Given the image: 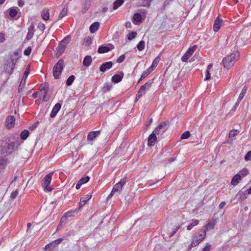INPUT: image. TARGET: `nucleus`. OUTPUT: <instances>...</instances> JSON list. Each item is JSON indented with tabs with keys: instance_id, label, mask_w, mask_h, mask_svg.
I'll use <instances>...</instances> for the list:
<instances>
[{
	"instance_id": "nucleus-54",
	"label": "nucleus",
	"mask_w": 251,
	"mask_h": 251,
	"mask_svg": "<svg viewBox=\"0 0 251 251\" xmlns=\"http://www.w3.org/2000/svg\"><path fill=\"white\" fill-rule=\"evenodd\" d=\"M18 193H19V191L17 190L12 192L10 195V198L11 199L15 198L17 196Z\"/></svg>"
},
{
	"instance_id": "nucleus-11",
	"label": "nucleus",
	"mask_w": 251,
	"mask_h": 251,
	"mask_svg": "<svg viewBox=\"0 0 251 251\" xmlns=\"http://www.w3.org/2000/svg\"><path fill=\"white\" fill-rule=\"evenodd\" d=\"M124 73L122 71H121L112 77L111 81L114 83H117L122 81Z\"/></svg>"
},
{
	"instance_id": "nucleus-12",
	"label": "nucleus",
	"mask_w": 251,
	"mask_h": 251,
	"mask_svg": "<svg viewBox=\"0 0 251 251\" xmlns=\"http://www.w3.org/2000/svg\"><path fill=\"white\" fill-rule=\"evenodd\" d=\"M122 188L118 183H116L113 187L112 191L107 198V200L112 198L115 193H120Z\"/></svg>"
},
{
	"instance_id": "nucleus-21",
	"label": "nucleus",
	"mask_w": 251,
	"mask_h": 251,
	"mask_svg": "<svg viewBox=\"0 0 251 251\" xmlns=\"http://www.w3.org/2000/svg\"><path fill=\"white\" fill-rule=\"evenodd\" d=\"M34 32V26L33 24L32 23L28 28V31L27 34L26 35V39L28 40H30L33 37Z\"/></svg>"
},
{
	"instance_id": "nucleus-27",
	"label": "nucleus",
	"mask_w": 251,
	"mask_h": 251,
	"mask_svg": "<svg viewBox=\"0 0 251 251\" xmlns=\"http://www.w3.org/2000/svg\"><path fill=\"white\" fill-rule=\"evenodd\" d=\"M66 48L64 47V46L60 45H58V46L57 47V50L56 53V56L57 57H59L60 56L62 53L64 52Z\"/></svg>"
},
{
	"instance_id": "nucleus-52",
	"label": "nucleus",
	"mask_w": 251,
	"mask_h": 251,
	"mask_svg": "<svg viewBox=\"0 0 251 251\" xmlns=\"http://www.w3.org/2000/svg\"><path fill=\"white\" fill-rule=\"evenodd\" d=\"M31 47H28L27 49L24 51V54L26 56L29 55L31 53Z\"/></svg>"
},
{
	"instance_id": "nucleus-10",
	"label": "nucleus",
	"mask_w": 251,
	"mask_h": 251,
	"mask_svg": "<svg viewBox=\"0 0 251 251\" xmlns=\"http://www.w3.org/2000/svg\"><path fill=\"white\" fill-rule=\"evenodd\" d=\"M63 240V238H58L56 240H54L52 242L47 245L45 249L47 250L48 249L55 248Z\"/></svg>"
},
{
	"instance_id": "nucleus-38",
	"label": "nucleus",
	"mask_w": 251,
	"mask_h": 251,
	"mask_svg": "<svg viewBox=\"0 0 251 251\" xmlns=\"http://www.w3.org/2000/svg\"><path fill=\"white\" fill-rule=\"evenodd\" d=\"M160 57L159 56H157L153 61L152 63V64L151 65V68H154L155 67H156L159 61H160Z\"/></svg>"
},
{
	"instance_id": "nucleus-25",
	"label": "nucleus",
	"mask_w": 251,
	"mask_h": 251,
	"mask_svg": "<svg viewBox=\"0 0 251 251\" xmlns=\"http://www.w3.org/2000/svg\"><path fill=\"white\" fill-rule=\"evenodd\" d=\"M110 50V49L104 45L100 46L98 49V52L99 53H104L105 52H107Z\"/></svg>"
},
{
	"instance_id": "nucleus-8",
	"label": "nucleus",
	"mask_w": 251,
	"mask_h": 251,
	"mask_svg": "<svg viewBox=\"0 0 251 251\" xmlns=\"http://www.w3.org/2000/svg\"><path fill=\"white\" fill-rule=\"evenodd\" d=\"M156 135H157V133L156 132H154V131L153 130L151 134L150 135V136L148 137V145L150 147H152L154 146L155 144V142L157 140V137Z\"/></svg>"
},
{
	"instance_id": "nucleus-31",
	"label": "nucleus",
	"mask_w": 251,
	"mask_h": 251,
	"mask_svg": "<svg viewBox=\"0 0 251 251\" xmlns=\"http://www.w3.org/2000/svg\"><path fill=\"white\" fill-rule=\"evenodd\" d=\"M197 45H194L193 46L190 47L185 53H186L188 56L191 57L197 49Z\"/></svg>"
},
{
	"instance_id": "nucleus-46",
	"label": "nucleus",
	"mask_w": 251,
	"mask_h": 251,
	"mask_svg": "<svg viewBox=\"0 0 251 251\" xmlns=\"http://www.w3.org/2000/svg\"><path fill=\"white\" fill-rule=\"evenodd\" d=\"M238 132H239V131L237 129L231 130L229 133V137H231L233 138V137L237 135V133Z\"/></svg>"
},
{
	"instance_id": "nucleus-26",
	"label": "nucleus",
	"mask_w": 251,
	"mask_h": 251,
	"mask_svg": "<svg viewBox=\"0 0 251 251\" xmlns=\"http://www.w3.org/2000/svg\"><path fill=\"white\" fill-rule=\"evenodd\" d=\"M220 20L219 17H217L214 21L213 25V30L215 32H217L220 28Z\"/></svg>"
},
{
	"instance_id": "nucleus-6",
	"label": "nucleus",
	"mask_w": 251,
	"mask_h": 251,
	"mask_svg": "<svg viewBox=\"0 0 251 251\" xmlns=\"http://www.w3.org/2000/svg\"><path fill=\"white\" fill-rule=\"evenodd\" d=\"M64 68V60L60 59L53 69V75L55 79H58Z\"/></svg>"
},
{
	"instance_id": "nucleus-50",
	"label": "nucleus",
	"mask_w": 251,
	"mask_h": 251,
	"mask_svg": "<svg viewBox=\"0 0 251 251\" xmlns=\"http://www.w3.org/2000/svg\"><path fill=\"white\" fill-rule=\"evenodd\" d=\"M67 218L64 215V216L61 218L60 221V225H64L66 223Z\"/></svg>"
},
{
	"instance_id": "nucleus-53",
	"label": "nucleus",
	"mask_w": 251,
	"mask_h": 251,
	"mask_svg": "<svg viewBox=\"0 0 251 251\" xmlns=\"http://www.w3.org/2000/svg\"><path fill=\"white\" fill-rule=\"evenodd\" d=\"M125 59V55L123 54L121 55L118 59H117V62L118 63H121L123 62Z\"/></svg>"
},
{
	"instance_id": "nucleus-30",
	"label": "nucleus",
	"mask_w": 251,
	"mask_h": 251,
	"mask_svg": "<svg viewBox=\"0 0 251 251\" xmlns=\"http://www.w3.org/2000/svg\"><path fill=\"white\" fill-rule=\"evenodd\" d=\"M71 40V37L70 36H66L64 39H63L60 43L59 45L64 46L65 48H66L68 44Z\"/></svg>"
},
{
	"instance_id": "nucleus-39",
	"label": "nucleus",
	"mask_w": 251,
	"mask_h": 251,
	"mask_svg": "<svg viewBox=\"0 0 251 251\" xmlns=\"http://www.w3.org/2000/svg\"><path fill=\"white\" fill-rule=\"evenodd\" d=\"M145 43L144 41H141L137 45V48L139 51H142L145 48Z\"/></svg>"
},
{
	"instance_id": "nucleus-35",
	"label": "nucleus",
	"mask_w": 251,
	"mask_h": 251,
	"mask_svg": "<svg viewBox=\"0 0 251 251\" xmlns=\"http://www.w3.org/2000/svg\"><path fill=\"white\" fill-rule=\"evenodd\" d=\"M67 12H68V8L65 5V6H64V7L62 9L61 12L59 14V16H58V19H62L67 14Z\"/></svg>"
},
{
	"instance_id": "nucleus-49",
	"label": "nucleus",
	"mask_w": 251,
	"mask_h": 251,
	"mask_svg": "<svg viewBox=\"0 0 251 251\" xmlns=\"http://www.w3.org/2000/svg\"><path fill=\"white\" fill-rule=\"evenodd\" d=\"M244 159L246 161L251 160V151L247 153L245 155Z\"/></svg>"
},
{
	"instance_id": "nucleus-17",
	"label": "nucleus",
	"mask_w": 251,
	"mask_h": 251,
	"mask_svg": "<svg viewBox=\"0 0 251 251\" xmlns=\"http://www.w3.org/2000/svg\"><path fill=\"white\" fill-rule=\"evenodd\" d=\"M8 160L3 156H0V173H1L6 168Z\"/></svg>"
},
{
	"instance_id": "nucleus-23",
	"label": "nucleus",
	"mask_w": 251,
	"mask_h": 251,
	"mask_svg": "<svg viewBox=\"0 0 251 251\" xmlns=\"http://www.w3.org/2000/svg\"><path fill=\"white\" fill-rule=\"evenodd\" d=\"M100 23L99 22H95L93 23L89 27L90 31L91 33H94L99 29Z\"/></svg>"
},
{
	"instance_id": "nucleus-22",
	"label": "nucleus",
	"mask_w": 251,
	"mask_h": 251,
	"mask_svg": "<svg viewBox=\"0 0 251 251\" xmlns=\"http://www.w3.org/2000/svg\"><path fill=\"white\" fill-rule=\"evenodd\" d=\"M92 62V58L91 56L87 55L83 59V65L86 67H88L91 64Z\"/></svg>"
},
{
	"instance_id": "nucleus-13",
	"label": "nucleus",
	"mask_w": 251,
	"mask_h": 251,
	"mask_svg": "<svg viewBox=\"0 0 251 251\" xmlns=\"http://www.w3.org/2000/svg\"><path fill=\"white\" fill-rule=\"evenodd\" d=\"M112 66L113 63L111 61H108L103 63L100 65V71L102 73H104L106 72L107 70H109L110 68H111Z\"/></svg>"
},
{
	"instance_id": "nucleus-61",
	"label": "nucleus",
	"mask_w": 251,
	"mask_h": 251,
	"mask_svg": "<svg viewBox=\"0 0 251 251\" xmlns=\"http://www.w3.org/2000/svg\"><path fill=\"white\" fill-rule=\"evenodd\" d=\"M210 78V74L208 70H206L205 72V77L204 80H207Z\"/></svg>"
},
{
	"instance_id": "nucleus-51",
	"label": "nucleus",
	"mask_w": 251,
	"mask_h": 251,
	"mask_svg": "<svg viewBox=\"0 0 251 251\" xmlns=\"http://www.w3.org/2000/svg\"><path fill=\"white\" fill-rule=\"evenodd\" d=\"M190 57L188 55V54L185 53L181 57V60L183 62H186L187 60L190 58Z\"/></svg>"
},
{
	"instance_id": "nucleus-24",
	"label": "nucleus",
	"mask_w": 251,
	"mask_h": 251,
	"mask_svg": "<svg viewBox=\"0 0 251 251\" xmlns=\"http://www.w3.org/2000/svg\"><path fill=\"white\" fill-rule=\"evenodd\" d=\"M142 17L140 13H136L134 14L133 16V20L132 22L134 23H141L142 22Z\"/></svg>"
},
{
	"instance_id": "nucleus-16",
	"label": "nucleus",
	"mask_w": 251,
	"mask_h": 251,
	"mask_svg": "<svg viewBox=\"0 0 251 251\" xmlns=\"http://www.w3.org/2000/svg\"><path fill=\"white\" fill-rule=\"evenodd\" d=\"M61 107V104L60 103H57L53 107L52 111L50 114V117L51 118H54L57 113L60 110Z\"/></svg>"
},
{
	"instance_id": "nucleus-55",
	"label": "nucleus",
	"mask_w": 251,
	"mask_h": 251,
	"mask_svg": "<svg viewBox=\"0 0 251 251\" xmlns=\"http://www.w3.org/2000/svg\"><path fill=\"white\" fill-rule=\"evenodd\" d=\"M126 180L125 178H124L123 179H121L120 181L118 182V183L122 187H123V186L126 184Z\"/></svg>"
},
{
	"instance_id": "nucleus-41",
	"label": "nucleus",
	"mask_w": 251,
	"mask_h": 251,
	"mask_svg": "<svg viewBox=\"0 0 251 251\" xmlns=\"http://www.w3.org/2000/svg\"><path fill=\"white\" fill-rule=\"evenodd\" d=\"M239 174L241 175V176L245 177L248 175L249 171L246 168H244L239 172Z\"/></svg>"
},
{
	"instance_id": "nucleus-3",
	"label": "nucleus",
	"mask_w": 251,
	"mask_h": 251,
	"mask_svg": "<svg viewBox=\"0 0 251 251\" xmlns=\"http://www.w3.org/2000/svg\"><path fill=\"white\" fill-rule=\"evenodd\" d=\"M206 237L205 229H202L199 232L198 235L193 236L192 238V243L188 247V249L191 250L192 248L196 247L202 242Z\"/></svg>"
},
{
	"instance_id": "nucleus-45",
	"label": "nucleus",
	"mask_w": 251,
	"mask_h": 251,
	"mask_svg": "<svg viewBox=\"0 0 251 251\" xmlns=\"http://www.w3.org/2000/svg\"><path fill=\"white\" fill-rule=\"evenodd\" d=\"M137 35V33L136 32L132 31L130 32L128 35V39L129 40H131L135 38Z\"/></svg>"
},
{
	"instance_id": "nucleus-14",
	"label": "nucleus",
	"mask_w": 251,
	"mask_h": 251,
	"mask_svg": "<svg viewBox=\"0 0 251 251\" xmlns=\"http://www.w3.org/2000/svg\"><path fill=\"white\" fill-rule=\"evenodd\" d=\"M15 118L14 116H9L6 120V127L10 129L12 128L15 124Z\"/></svg>"
},
{
	"instance_id": "nucleus-32",
	"label": "nucleus",
	"mask_w": 251,
	"mask_h": 251,
	"mask_svg": "<svg viewBox=\"0 0 251 251\" xmlns=\"http://www.w3.org/2000/svg\"><path fill=\"white\" fill-rule=\"evenodd\" d=\"M124 0H116L113 3V9L114 10L117 9L119 8L121 5H122L124 3Z\"/></svg>"
},
{
	"instance_id": "nucleus-62",
	"label": "nucleus",
	"mask_w": 251,
	"mask_h": 251,
	"mask_svg": "<svg viewBox=\"0 0 251 251\" xmlns=\"http://www.w3.org/2000/svg\"><path fill=\"white\" fill-rule=\"evenodd\" d=\"M241 101H239V100H238L237 101H236V102L235 103L234 106L233 107V108H232L231 109V111H233V112H234L237 107L238 106L240 102Z\"/></svg>"
},
{
	"instance_id": "nucleus-64",
	"label": "nucleus",
	"mask_w": 251,
	"mask_h": 251,
	"mask_svg": "<svg viewBox=\"0 0 251 251\" xmlns=\"http://www.w3.org/2000/svg\"><path fill=\"white\" fill-rule=\"evenodd\" d=\"M111 88V86L106 84L103 87V90L104 92L109 91Z\"/></svg>"
},
{
	"instance_id": "nucleus-33",
	"label": "nucleus",
	"mask_w": 251,
	"mask_h": 251,
	"mask_svg": "<svg viewBox=\"0 0 251 251\" xmlns=\"http://www.w3.org/2000/svg\"><path fill=\"white\" fill-rule=\"evenodd\" d=\"M29 132L28 130H23L21 133L20 135L21 138L23 140H25L27 139L28 136H29Z\"/></svg>"
},
{
	"instance_id": "nucleus-1",
	"label": "nucleus",
	"mask_w": 251,
	"mask_h": 251,
	"mask_svg": "<svg viewBox=\"0 0 251 251\" xmlns=\"http://www.w3.org/2000/svg\"><path fill=\"white\" fill-rule=\"evenodd\" d=\"M19 141L14 142L7 138L0 140V154L6 157L17 151L20 146Z\"/></svg>"
},
{
	"instance_id": "nucleus-19",
	"label": "nucleus",
	"mask_w": 251,
	"mask_h": 251,
	"mask_svg": "<svg viewBox=\"0 0 251 251\" xmlns=\"http://www.w3.org/2000/svg\"><path fill=\"white\" fill-rule=\"evenodd\" d=\"M92 197V195H86L85 197L80 198L78 209H80L82 206L89 200Z\"/></svg>"
},
{
	"instance_id": "nucleus-2",
	"label": "nucleus",
	"mask_w": 251,
	"mask_h": 251,
	"mask_svg": "<svg viewBox=\"0 0 251 251\" xmlns=\"http://www.w3.org/2000/svg\"><path fill=\"white\" fill-rule=\"evenodd\" d=\"M239 57V53L237 51L232 53L230 55L226 56L222 61L224 67L229 69L233 66Z\"/></svg>"
},
{
	"instance_id": "nucleus-56",
	"label": "nucleus",
	"mask_w": 251,
	"mask_h": 251,
	"mask_svg": "<svg viewBox=\"0 0 251 251\" xmlns=\"http://www.w3.org/2000/svg\"><path fill=\"white\" fill-rule=\"evenodd\" d=\"M5 35L2 32H0V43H3L5 41Z\"/></svg>"
},
{
	"instance_id": "nucleus-15",
	"label": "nucleus",
	"mask_w": 251,
	"mask_h": 251,
	"mask_svg": "<svg viewBox=\"0 0 251 251\" xmlns=\"http://www.w3.org/2000/svg\"><path fill=\"white\" fill-rule=\"evenodd\" d=\"M100 130L90 132L87 135V140L90 141H93L100 135Z\"/></svg>"
},
{
	"instance_id": "nucleus-57",
	"label": "nucleus",
	"mask_w": 251,
	"mask_h": 251,
	"mask_svg": "<svg viewBox=\"0 0 251 251\" xmlns=\"http://www.w3.org/2000/svg\"><path fill=\"white\" fill-rule=\"evenodd\" d=\"M38 124H39V122H35L31 126H30L29 127V129L30 130H34V129H35L37 127Z\"/></svg>"
},
{
	"instance_id": "nucleus-36",
	"label": "nucleus",
	"mask_w": 251,
	"mask_h": 251,
	"mask_svg": "<svg viewBox=\"0 0 251 251\" xmlns=\"http://www.w3.org/2000/svg\"><path fill=\"white\" fill-rule=\"evenodd\" d=\"M75 79V76L74 75H70L66 81V85L67 86H70L72 84L73 81Z\"/></svg>"
},
{
	"instance_id": "nucleus-58",
	"label": "nucleus",
	"mask_w": 251,
	"mask_h": 251,
	"mask_svg": "<svg viewBox=\"0 0 251 251\" xmlns=\"http://www.w3.org/2000/svg\"><path fill=\"white\" fill-rule=\"evenodd\" d=\"M149 73L146 72V71L143 72L141 76V77H140V80H142L143 79H144L145 78H146L148 75H149Z\"/></svg>"
},
{
	"instance_id": "nucleus-43",
	"label": "nucleus",
	"mask_w": 251,
	"mask_h": 251,
	"mask_svg": "<svg viewBox=\"0 0 251 251\" xmlns=\"http://www.w3.org/2000/svg\"><path fill=\"white\" fill-rule=\"evenodd\" d=\"M9 15L10 17H14L16 16V15L17 14V11L16 9H15L14 8H11L9 10Z\"/></svg>"
},
{
	"instance_id": "nucleus-42",
	"label": "nucleus",
	"mask_w": 251,
	"mask_h": 251,
	"mask_svg": "<svg viewBox=\"0 0 251 251\" xmlns=\"http://www.w3.org/2000/svg\"><path fill=\"white\" fill-rule=\"evenodd\" d=\"M190 133L189 131H186L183 133L181 135V139H185L188 138L190 136Z\"/></svg>"
},
{
	"instance_id": "nucleus-44",
	"label": "nucleus",
	"mask_w": 251,
	"mask_h": 251,
	"mask_svg": "<svg viewBox=\"0 0 251 251\" xmlns=\"http://www.w3.org/2000/svg\"><path fill=\"white\" fill-rule=\"evenodd\" d=\"M215 226V224L211 222H208L206 226V229L209 230L213 229Z\"/></svg>"
},
{
	"instance_id": "nucleus-63",
	"label": "nucleus",
	"mask_w": 251,
	"mask_h": 251,
	"mask_svg": "<svg viewBox=\"0 0 251 251\" xmlns=\"http://www.w3.org/2000/svg\"><path fill=\"white\" fill-rule=\"evenodd\" d=\"M50 97L48 96V94H44L43 100L44 101H48L50 100Z\"/></svg>"
},
{
	"instance_id": "nucleus-5",
	"label": "nucleus",
	"mask_w": 251,
	"mask_h": 251,
	"mask_svg": "<svg viewBox=\"0 0 251 251\" xmlns=\"http://www.w3.org/2000/svg\"><path fill=\"white\" fill-rule=\"evenodd\" d=\"M153 83V80H150L145 84L142 85L136 95V101H137L142 96L146 94L147 90H149Z\"/></svg>"
},
{
	"instance_id": "nucleus-7",
	"label": "nucleus",
	"mask_w": 251,
	"mask_h": 251,
	"mask_svg": "<svg viewBox=\"0 0 251 251\" xmlns=\"http://www.w3.org/2000/svg\"><path fill=\"white\" fill-rule=\"evenodd\" d=\"M170 123L169 121L163 122L159 124L158 126L153 130L157 135L163 134L169 128Z\"/></svg>"
},
{
	"instance_id": "nucleus-34",
	"label": "nucleus",
	"mask_w": 251,
	"mask_h": 251,
	"mask_svg": "<svg viewBox=\"0 0 251 251\" xmlns=\"http://www.w3.org/2000/svg\"><path fill=\"white\" fill-rule=\"evenodd\" d=\"M49 84L47 83H45L44 85H42L40 88V92L43 94L48 93V90L49 88Z\"/></svg>"
},
{
	"instance_id": "nucleus-9",
	"label": "nucleus",
	"mask_w": 251,
	"mask_h": 251,
	"mask_svg": "<svg viewBox=\"0 0 251 251\" xmlns=\"http://www.w3.org/2000/svg\"><path fill=\"white\" fill-rule=\"evenodd\" d=\"M29 73V67L26 68L24 72V75L19 86V91L23 89L25 84L26 79Z\"/></svg>"
},
{
	"instance_id": "nucleus-47",
	"label": "nucleus",
	"mask_w": 251,
	"mask_h": 251,
	"mask_svg": "<svg viewBox=\"0 0 251 251\" xmlns=\"http://www.w3.org/2000/svg\"><path fill=\"white\" fill-rule=\"evenodd\" d=\"M211 245L210 243H207L202 251H210Z\"/></svg>"
},
{
	"instance_id": "nucleus-40",
	"label": "nucleus",
	"mask_w": 251,
	"mask_h": 251,
	"mask_svg": "<svg viewBox=\"0 0 251 251\" xmlns=\"http://www.w3.org/2000/svg\"><path fill=\"white\" fill-rule=\"evenodd\" d=\"M90 180V177L88 176H86L85 177H82L81 179H79L78 182L81 183V184H83L87 182H88Z\"/></svg>"
},
{
	"instance_id": "nucleus-18",
	"label": "nucleus",
	"mask_w": 251,
	"mask_h": 251,
	"mask_svg": "<svg viewBox=\"0 0 251 251\" xmlns=\"http://www.w3.org/2000/svg\"><path fill=\"white\" fill-rule=\"evenodd\" d=\"M15 65V64L14 63V60L12 59H11V62H9L6 65L5 72L9 75H11L13 73V70L14 69Z\"/></svg>"
},
{
	"instance_id": "nucleus-59",
	"label": "nucleus",
	"mask_w": 251,
	"mask_h": 251,
	"mask_svg": "<svg viewBox=\"0 0 251 251\" xmlns=\"http://www.w3.org/2000/svg\"><path fill=\"white\" fill-rule=\"evenodd\" d=\"M174 0H166L164 3V5L163 6V9H165L166 6L169 5L171 2L173 1Z\"/></svg>"
},
{
	"instance_id": "nucleus-29",
	"label": "nucleus",
	"mask_w": 251,
	"mask_h": 251,
	"mask_svg": "<svg viewBox=\"0 0 251 251\" xmlns=\"http://www.w3.org/2000/svg\"><path fill=\"white\" fill-rule=\"evenodd\" d=\"M41 17L44 20H49L50 18L49 10L47 9H44L42 12Z\"/></svg>"
},
{
	"instance_id": "nucleus-20",
	"label": "nucleus",
	"mask_w": 251,
	"mask_h": 251,
	"mask_svg": "<svg viewBox=\"0 0 251 251\" xmlns=\"http://www.w3.org/2000/svg\"><path fill=\"white\" fill-rule=\"evenodd\" d=\"M241 175L239 174H236L234 176H233L231 180V184L233 186L237 185L239 181L241 180Z\"/></svg>"
},
{
	"instance_id": "nucleus-60",
	"label": "nucleus",
	"mask_w": 251,
	"mask_h": 251,
	"mask_svg": "<svg viewBox=\"0 0 251 251\" xmlns=\"http://www.w3.org/2000/svg\"><path fill=\"white\" fill-rule=\"evenodd\" d=\"M38 27L40 31H43L45 29L46 27L45 25L44 24L40 23L38 25Z\"/></svg>"
},
{
	"instance_id": "nucleus-48",
	"label": "nucleus",
	"mask_w": 251,
	"mask_h": 251,
	"mask_svg": "<svg viewBox=\"0 0 251 251\" xmlns=\"http://www.w3.org/2000/svg\"><path fill=\"white\" fill-rule=\"evenodd\" d=\"M84 43L86 46H89L92 43V39L90 37H87L84 39Z\"/></svg>"
},
{
	"instance_id": "nucleus-28",
	"label": "nucleus",
	"mask_w": 251,
	"mask_h": 251,
	"mask_svg": "<svg viewBox=\"0 0 251 251\" xmlns=\"http://www.w3.org/2000/svg\"><path fill=\"white\" fill-rule=\"evenodd\" d=\"M79 210V209H78V208H76L74 210H71V211H68L67 212H66L65 213L64 215L67 218H68L69 217H71L74 216L75 214L77 213V212H78Z\"/></svg>"
},
{
	"instance_id": "nucleus-4",
	"label": "nucleus",
	"mask_w": 251,
	"mask_h": 251,
	"mask_svg": "<svg viewBox=\"0 0 251 251\" xmlns=\"http://www.w3.org/2000/svg\"><path fill=\"white\" fill-rule=\"evenodd\" d=\"M53 174V172L50 173L42 180V186L44 187V190L45 192H51L53 189L52 187L49 186L51 181Z\"/></svg>"
},
{
	"instance_id": "nucleus-37",
	"label": "nucleus",
	"mask_w": 251,
	"mask_h": 251,
	"mask_svg": "<svg viewBox=\"0 0 251 251\" xmlns=\"http://www.w3.org/2000/svg\"><path fill=\"white\" fill-rule=\"evenodd\" d=\"M247 91V88L246 87H244L241 91V92L240 93L239 97L238 98V100L239 101H241L243 98L244 97L245 94Z\"/></svg>"
}]
</instances>
